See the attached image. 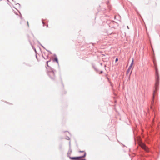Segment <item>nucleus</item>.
<instances>
[{
    "instance_id": "1",
    "label": "nucleus",
    "mask_w": 160,
    "mask_h": 160,
    "mask_svg": "<svg viewBox=\"0 0 160 160\" xmlns=\"http://www.w3.org/2000/svg\"><path fill=\"white\" fill-rule=\"evenodd\" d=\"M155 72H156V78H155V90L154 91V93L155 92L157 91L158 89V86L159 84V78L158 74V69L157 68H155Z\"/></svg>"
},
{
    "instance_id": "2",
    "label": "nucleus",
    "mask_w": 160,
    "mask_h": 160,
    "mask_svg": "<svg viewBox=\"0 0 160 160\" xmlns=\"http://www.w3.org/2000/svg\"><path fill=\"white\" fill-rule=\"evenodd\" d=\"M55 70L52 68H50V69L47 70V73L49 77L52 80H55Z\"/></svg>"
},
{
    "instance_id": "3",
    "label": "nucleus",
    "mask_w": 160,
    "mask_h": 160,
    "mask_svg": "<svg viewBox=\"0 0 160 160\" xmlns=\"http://www.w3.org/2000/svg\"><path fill=\"white\" fill-rule=\"evenodd\" d=\"M142 148L144 149L146 152H149V148L144 144H143L142 146Z\"/></svg>"
},
{
    "instance_id": "4",
    "label": "nucleus",
    "mask_w": 160,
    "mask_h": 160,
    "mask_svg": "<svg viewBox=\"0 0 160 160\" xmlns=\"http://www.w3.org/2000/svg\"><path fill=\"white\" fill-rule=\"evenodd\" d=\"M133 62H134V60H133V59L132 60V62L131 63V64H130V66H129L128 68V70H127V74L129 72H130V70H131V68L133 64Z\"/></svg>"
},
{
    "instance_id": "5",
    "label": "nucleus",
    "mask_w": 160,
    "mask_h": 160,
    "mask_svg": "<svg viewBox=\"0 0 160 160\" xmlns=\"http://www.w3.org/2000/svg\"><path fill=\"white\" fill-rule=\"evenodd\" d=\"M69 157V158L72 160H81L79 159H80V157H71L70 156H68Z\"/></svg>"
},
{
    "instance_id": "6",
    "label": "nucleus",
    "mask_w": 160,
    "mask_h": 160,
    "mask_svg": "<svg viewBox=\"0 0 160 160\" xmlns=\"http://www.w3.org/2000/svg\"><path fill=\"white\" fill-rule=\"evenodd\" d=\"M54 56H55V57L53 59V62H56L58 63V64L59 63H58V59L57 57L56 56V54H54Z\"/></svg>"
},
{
    "instance_id": "7",
    "label": "nucleus",
    "mask_w": 160,
    "mask_h": 160,
    "mask_svg": "<svg viewBox=\"0 0 160 160\" xmlns=\"http://www.w3.org/2000/svg\"><path fill=\"white\" fill-rule=\"evenodd\" d=\"M51 61V60H49L46 62L47 63V65L48 67V68L46 67V68L47 69V70H49L50 69V68H51V67H50L48 65V62H50Z\"/></svg>"
},
{
    "instance_id": "8",
    "label": "nucleus",
    "mask_w": 160,
    "mask_h": 160,
    "mask_svg": "<svg viewBox=\"0 0 160 160\" xmlns=\"http://www.w3.org/2000/svg\"><path fill=\"white\" fill-rule=\"evenodd\" d=\"M68 152H70V153H71V152H72V150L71 149L70 142H69V149ZM68 153H69V152H68L67 153L68 156V157L69 156H68Z\"/></svg>"
},
{
    "instance_id": "9",
    "label": "nucleus",
    "mask_w": 160,
    "mask_h": 160,
    "mask_svg": "<svg viewBox=\"0 0 160 160\" xmlns=\"http://www.w3.org/2000/svg\"><path fill=\"white\" fill-rule=\"evenodd\" d=\"M94 68L95 70L97 72H99V70L94 65H93L92 66Z\"/></svg>"
},
{
    "instance_id": "10",
    "label": "nucleus",
    "mask_w": 160,
    "mask_h": 160,
    "mask_svg": "<svg viewBox=\"0 0 160 160\" xmlns=\"http://www.w3.org/2000/svg\"><path fill=\"white\" fill-rule=\"evenodd\" d=\"M29 42H30V44L32 46V48L34 50V51H35V52L36 53L37 52V51H36V50L35 48L32 45L31 43V42L30 41H29Z\"/></svg>"
},
{
    "instance_id": "11",
    "label": "nucleus",
    "mask_w": 160,
    "mask_h": 160,
    "mask_svg": "<svg viewBox=\"0 0 160 160\" xmlns=\"http://www.w3.org/2000/svg\"><path fill=\"white\" fill-rule=\"evenodd\" d=\"M86 152H85L84 155L83 156H79V157H80V158H84L86 157Z\"/></svg>"
},
{
    "instance_id": "12",
    "label": "nucleus",
    "mask_w": 160,
    "mask_h": 160,
    "mask_svg": "<svg viewBox=\"0 0 160 160\" xmlns=\"http://www.w3.org/2000/svg\"><path fill=\"white\" fill-rule=\"evenodd\" d=\"M42 23L43 24V26L44 27V24H45V23L43 21V20H42Z\"/></svg>"
},
{
    "instance_id": "13",
    "label": "nucleus",
    "mask_w": 160,
    "mask_h": 160,
    "mask_svg": "<svg viewBox=\"0 0 160 160\" xmlns=\"http://www.w3.org/2000/svg\"><path fill=\"white\" fill-rule=\"evenodd\" d=\"M16 5H17L18 6V7L20 8V4L19 3H17L16 4Z\"/></svg>"
},
{
    "instance_id": "14",
    "label": "nucleus",
    "mask_w": 160,
    "mask_h": 160,
    "mask_svg": "<svg viewBox=\"0 0 160 160\" xmlns=\"http://www.w3.org/2000/svg\"><path fill=\"white\" fill-rule=\"evenodd\" d=\"M66 139H67V140H69L70 139V138H69L68 137V136H67L66 137Z\"/></svg>"
},
{
    "instance_id": "15",
    "label": "nucleus",
    "mask_w": 160,
    "mask_h": 160,
    "mask_svg": "<svg viewBox=\"0 0 160 160\" xmlns=\"http://www.w3.org/2000/svg\"><path fill=\"white\" fill-rule=\"evenodd\" d=\"M79 152H85V151H79Z\"/></svg>"
},
{
    "instance_id": "16",
    "label": "nucleus",
    "mask_w": 160,
    "mask_h": 160,
    "mask_svg": "<svg viewBox=\"0 0 160 160\" xmlns=\"http://www.w3.org/2000/svg\"><path fill=\"white\" fill-rule=\"evenodd\" d=\"M118 59L117 58L116 59H115V62H117V61H118Z\"/></svg>"
},
{
    "instance_id": "17",
    "label": "nucleus",
    "mask_w": 160,
    "mask_h": 160,
    "mask_svg": "<svg viewBox=\"0 0 160 160\" xmlns=\"http://www.w3.org/2000/svg\"><path fill=\"white\" fill-rule=\"evenodd\" d=\"M103 71H101L100 72V74L102 73H103Z\"/></svg>"
},
{
    "instance_id": "18",
    "label": "nucleus",
    "mask_w": 160,
    "mask_h": 160,
    "mask_svg": "<svg viewBox=\"0 0 160 160\" xmlns=\"http://www.w3.org/2000/svg\"><path fill=\"white\" fill-rule=\"evenodd\" d=\"M46 50L47 51L49 52H50V54H51V53H51V52H50L49 50H47V49H46Z\"/></svg>"
},
{
    "instance_id": "19",
    "label": "nucleus",
    "mask_w": 160,
    "mask_h": 160,
    "mask_svg": "<svg viewBox=\"0 0 160 160\" xmlns=\"http://www.w3.org/2000/svg\"><path fill=\"white\" fill-rule=\"evenodd\" d=\"M41 45L42 46V47L43 48H45L44 47L42 46V45L41 44Z\"/></svg>"
},
{
    "instance_id": "20",
    "label": "nucleus",
    "mask_w": 160,
    "mask_h": 160,
    "mask_svg": "<svg viewBox=\"0 0 160 160\" xmlns=\"http://www.w3.org/2000/svg\"><path fill=\"white\" fill-rule=\"evenodd\" d=\"M27 24H28V26H29V24H28V22H27Z\"/></svg>"
},
{
    "instance_id": "21",
    "label": "nucleus",
    "mask_w": 160,
    "mask_h": 160,
    "mask_svg": "<svg viewBox=\"0 0 160 160\" xmlns=\"http://www.w3.org/2000/svg\"><path fill=\"white\" fill-rule=\"evenodd\" d=\"M20 18H21V19H22V15H21V16H20Z\"/></svg>"
},
{
    "instance_id": "22",
    "label": "nucleus",
    "mask_w": 160,
    "mask_h": 160,
    "mask_svg": "<svg viewBox=\"0 0 160 160\" xmlns=\"http://www.w3.org/2000/svg\"><path fill=\"white\" fill-rule=\"evenodd\" d=\"M127 28H128V29H129V27H128V26H127Z\"/></svg>"
},
{
    "instance_id": "23",
    "label": "nucleus",
    "mask_w": 160,
    "mask_h": 160,
    "mask_svg": "<svg viewBox=\"0 0 160 160\" xmlns=\"http://www.w3.org/2000/svg\"><path fill=\"white\" fill-rule=\"evenodd\" d=\"M36 57L37 58V55H36Z\"/></svg>"
},
{
    "instance_id": "24",
    "label": "nucleus",
    "mask_w": 160,
    "mask_h": 160,
    "mask_svg": "<svg viewBox=\"0 0 160 160\" xmlns=\"http://www.w3.org/2000/svg\"><path fill=\"white\" fill-rule=\"evenodd\" d=\"M60 148H62V146H60Z\"/></svg>"
},
{
    "instance_id": "25",
    "label": "nucleus",
    "mask_w": 160,
    "mask_h": 160,
    "mask_svg": "<svg viewBox=\"0 0 160 160\" xmlns=\"http://www.w3.org/2000/svg\"><path fill=\"white\" fill-rule=\"evenodd\" d=\"M48 25H47V27H48Z\"/></svg>"
}]
</instances>
